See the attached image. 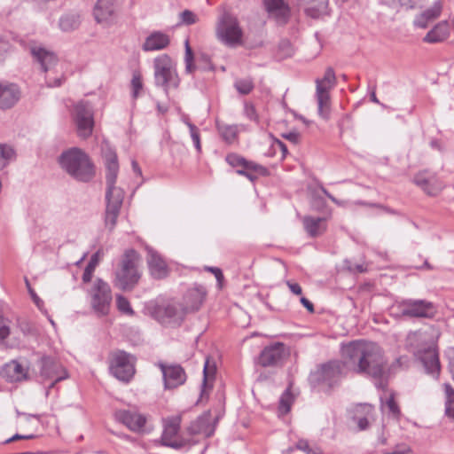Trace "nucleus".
I'll return each instance as SVG.
<instances>
[{"mask_svg":"<svg viewBox=\"0 0 454 454\" xmlns=\"http://www.w3.org/2000/svg\"><path fill=\"white\" fill-rule=\"evenodd\" d=\"M346 364L357 374L366 375L383 387L387 378V359L382 348L374 342L354 340L342 348Z\"/></svg>","mask_w":454,"mask_h":454,"instance_id":"1","label":"nucleus"},{"mask_svg":"<svg viewBox=\"0 0 454 454\" xmlns=\"http://www.w3.org/2000/svg\"><path fill=\"white\" fill-rule=\"evenodd\" d=\"M103 157L106 165V184L105 224L112 231L117 223L124 199V191L115 185L119 172L116 153L113 149L107 148L104 151Z\"/></svg>","mask_w":454,"mask_h":454,"instance_id":"2","label":"nucleus"},{"mask_svg":"<svg viewBox=\"0 0 454 454\" xmlns=\"http://www.w3.org/2000/svg\"><path fill=\"white\" fill-rule=\"evenodd\" d=\"M60 167L74 179L89 182L95 176V167L89 155L77 147L64 151L59 157Z\"/></svg>","mask_w":454,"mask_h":454,"instance_id":"3","label":"nucleus"},{"mask_svg":"<svg viewBox=\"0 0 454 454\" xmlns=\"http://www.w3.org/2000/svg\"><path fill=\"white\" fill-rule=\"evenodd\" d=\"M140 254L135 249H127L121 259L120 269L115 272L114 286L122 291H130L138 283L141 274L138 264Z\"/></svg>","mask_w":454,"mask_h":454,"instance_id":"4","label":"nucleus"},{"mask_svg":"<svg viewBox=\"0 0 454 454\" xmlns=\"http://www.w3.org/2000/svg\"><path fill=\"white\" fill-rule=\"evenodd\" d=\"M154 82L158 87H162L166 95H168L170 89H176L180 84L176 66L173 60L167 54L154 59Z\"/></svg>","mask_w":454,"mask_h":454,"instance_id":"5","label":"nucleus"},{"mask_svg":"<svg viewBox=\"0 0 454 454\" xmlns=\"http://www.w3.org/2000/svg\"><path fill=\"white\" fill-rule=\"evenodd\" d=\"M346 362L338 360L329 361L317 367L311 372L310 380L317 385L325 386L329 390L339 385L344 377V369Z\"/></svg>","mask_w":454,"mask_h":454,"instance_id":"6","label":"nucleus"},{"mask_svg":"<svg viewBox=\"0 0 454 454\" xmlns=\"http://www.w3.org/2000/svg\"><path fill=\"white\" fill-rule=\"evenodd\" d=\"M136 357L121 349L113 351L109 356V370L113 376L123 382H129L136 372Z\"/></svg>","mask_w":454,"mask_h":454,"instance_id":"7","label":"nucleus"},{"mask_svg":"<svg viewBox=\"0 0 454 454\" xmlns=\"http://www.w3.org/2000/svg\"><path fill=\"white\" fill-rule=\"evenodd\" d=\"M89 295L91 308L98 315L106 316L109 313L113 295L108 283L97 278L89 290Z\"/></svg>","mask_w":454,"mask_h":454,"instance_id":"8","label":"nucleus"},{"mask_svg":"<svg viewBox=\"0 0 454 454\" xmlns=\"http://www.w3.org/2000/svg\"><path fill=\"white\" fill-rule=\"evenodd\" d=\"M216 34L223 43L230 46L239 43L243 35L237 18L228 12L222 15L218 22Z\"/></svg>","mask_w":454,"mask_h":454,"instance_id":"9","label":"nucleus"},{"mask_svg":"<svg viewBox=\"0 0 454 454\" xmlns=\"http://www.w3.org/2000/svg\"><path fill=\"white\" fill-rule=\"evenodd\" d=\"M74 120L79 137L87 138L91 136L94 128V111L88 101H79L74 107Z\"/></svg>","mask_w":454,"mask_h":454,"instance_id":"10","label":"nucleus"},{"mask_svg":"<svg viewBox=\"0 0 454 454\" xmlns=\"http://www.w3.org/2000/svg\"><path fill=\"white\" fill-rule=\"evenodd\" d=\"M290 355L289 348L283 342H275L263 348L257 358L262 367H279Z\"/></svg>","mask_w":454,"mask_h":454,"instance_id":"11","label":"nucleus"},{"mask_svg":"<svg viewBox=\"0 0 454 454\" xmlns=\"http://www.w3.org/2000/svg\"><path fill=\"white\" fill-rule=\"evenodd\" d=\"M401 314L406 317L433 318L437 313L435 305L427 300H404L400 304Z\"/></svg>","mask_w":454,"mask_h":454,"instance_id":"12","label":"nucleus"},{"mask_svg":"<svg viewBox=\"0 0 454 454\" xmlns=\"http://www.w3.org/2000/svg\"><path fill=\"white\" fill-rule=\"evenodd\" d=\"M153 317L162 325H180L184 318V311L176 303H160L152 309Z\"/></svg>","mask_w":454,"mask_h":454,"instance_id":"13","label":"nucleus"},{"mask_svg":"<svg viewBox=\"0 0 454 454\" xmlns=\"http://www.w3.org/2000/svg\"><path fill=\"white\" fill-rule=\"evenodd\" d=\"M40 375L44 380H51L50 387L67 378V372L57 359L43 356L40 360Z\"/></svg>","mask_w":454,"mask_h":454,"instance_id":"14","label":"nucleus"},{"mask_svg":"<svg viewBox=\"0 0 454 454\" xmlns=\"http://www.w3.org/2000/svg\"><path fill=\"white\" fill-rule=\"evenodd\" d=\"M157 366L161 371L165 389H174L185 383L187 375L180 364L158 362Z\"/></svg>","mask_w":454,"mask_h":454,"instance_id":"15","label":"nucleus"},{"mask_svg":"<svg viewBox=\"0 0 454 454\" xmlns=\"http://www.w3.org/2000/svg\"><path fill=\"white\" fill-rule=\"evenodd\" d=\"M207 294V288L200 284L196 283L188 288L183 298V309L184 313L198 311L203 304Z\"/></svg>","mask_w":454,"mask_h":454,"instance_id":"16","label":"nucleus"},{"mask_svg":"<svg viewBox=\"0 0 454 454\" xmlns=\"http://www.w3.org/2000/svg\"><path fill=\"white\" fill-rule=\"evenodd\" d=\"M149 272L154 279H164L169 275V269L162 256L153 247H146Z\"/></svg>","mask_w":454,"mask_h":454,"instance_id":"17","label":"nucleus"},{"mask_svg":"<svg viewBox=\"0 0 454 454\" xmlns=\"http://www.w3.org/2000/svg\"><path fill=\"white\" fill-rule=\"evenodd\" d=\"M180 429V419L178 417L168 418L164 421V429L161 434L160 442L163 446L175 450L181 449L184 444L176 439Z\"/></svg>","mask_w":454,"mask_h":454,"instance_id":"18","label":"nucleus"},{"mask_svg":"<svg viewBox=\"0 0 454 454\" xmlns=\"http://www.w3.org/2000/svg\"><path fill=\"white\" fill-rule=\"evenodd\" d=\"M117 5L115 0H98L93 15L98 23H112L116 18Z\"/></svg>","mask_w":454,"mask_h":454,"instance_id":"19","label":"nucleus"},{"mask_svg":"<svg viewBox=\"0 0 454 454\" xmlns=\"http://www.w3.org/2000/svg\"><path fill=\"white\" fill-rule=\"evenodd\" d=\"M115 419L133 432H142L146 418L137 411L120 410L115 412Z\"/></svg>","mask_w":454,"mask_h":454,"instance_id":"20","label":"nucleus"},{"mask_svg":"<svg viewBox=\"0 0 454 454\" xmlns=\"http://www.w3.org/2000/svg\"><path fill=\"white\" fill-rule=\"evenodd\" d=\"M419 358L426 372L437 379L440 374L441 365L436 347L430 346L423 351H420Z\"/></svg>","mask_w":454,"mask_h":454,"instance_id":"21","label":"nucleus"},{"mask_svg":"<svg viewBox=\"0 0 454 454\" xmlns=\"http://www.w3.org/2000/svg\"><path fill=\"white\" fill-rule=\"evenodd\" d=\"M30 53L34 60L38 63L43 72L51 69L58 62V58L54 52L46 50L42 46L32 45Z\"/></svg>","mask_w":454,"mask_h":454,"instance_id":"22","label":"nucleus"},{"mask_svg":"<svg viewBox=\"0 0 454 454\" xmlns=\"http://www.w3.org/2000/svg\"><path fill=\"white\" fill-rule=\"evenodd\" d=\"M20 98L19 87L14 83L0 82V109L6 110L15 106Z\"/></svg>","mask_w":454,"mask_h":454,"instance_id":"23","label":"nucleus"},{"mask_svg":"<svg viewBox=\"0 0 454 454\" xmlns=\"http://www.w3.org/2000/svg\"><path fill=\"white\" fill-rule=\"evenodd\" d=\"M266 11L273 16L277 22L284 25L289 19V7L284 0H263Z\"/></svg>","mask_w":454,"mask_h":454,"instance_id":"24","label":"nucleus"},{"mask_svg":"<svg viewBox=\"0 0 454 454\" xmlns=\"http://www.w3.org/2000/svg\"><path fill=\"white\" fill-rule=\"evenodd\" d=\"M442 12V4L441 0H436L433 5L417 15L413 20L416 27L427 28L428 24L440 17Z\"/></svg>","mask_w":454,"mask_h":454,"instance_id":"25","label":"nucleus"},{"mask_svg":"<svg viewBox=\"0 0 454 454\" xmlns=\"http://www.w3.org/2000/svg\"><path fill=\"white\" fill-rule=\"evenodd\" d=\"M191 434H202L210 437L215 432V425L212 423L210 413H204L198 417L189 427Z\"/></svg>","mask_w":454,"mask_h":454,"instance_id":"26","label":"nucleus"},{"mask_svg":"<svg viewBox=\"0 0 454 454\" xmlns=\"http://www.w3.org/2000/svg\"><path fill=\"white\" fill-rule=\"evenodd\" d=\"M169 36L162 32L157 31L148 35L143 44L145 51H160L168 46Z\"/></svg>","mask_w":454,"mask_h":454,"instance_id":"27","label":"nucleus"},{"mask_svg":"<svg viewBox=\"0 0 454 454\" xmlns=\"http://www.w3.org/2000/svg\"><path fill=\"white\" fill-rule=\"evenodd\" d=\"M450 35V26L447 20L438 22L423 38L425 43H437L445 41Z\"/></svg>","mask_w":454,"mask_h":454,"instance_id":"28","label":"nucleus"},{"mask_svg":"<svg viewBox=\"0 0 454 454\" xmlns=\"http://www.w3.org/2000/svg\"><path fill=\"white\" fill-rule=\"evenodd\" d=\"M303 227L310 238L322 235L326 230L325 219L306 215L302 219Z\"/></svg>","mask_w":454,"mask_h":454,"instance_id":"29","label":"nucleus"},{"mask_svg":"<svg viewBox=\"0 0 454 454\" xmlns=\"http://www.w3.org/2000/svg\"><path fill=\"white\" fill-rule=\"evenodd\" d=\"M236 173L254 182L258 178V176H267L268 169L262 165L248 160L244 165L237 168Z\"/></svg>","mask_w":454,"mask_h":454,"instance_id":"30","label":"nucleus"},{"mask_svg":"<svg viewBox=\"0 0 454 454\" xmlns=\"http://www.w3.org/2000/svg\"><path fill=\"white\" fill-rule=\"evenodd\" d=\"M1 375L10 382L20 381L26 379V372L23 366L14 360L3 366Z\"/></svg>","mask_w":454,"mask_h":454,"instance_id":"31","label":"nucleus"},{"mask_svg":"<svg viewBox=\"0 0 454 454\" xmlns=\"http://www.w3.org/2000/svg\"><path fill=\"white\" fill-rule=\"evenodd\" d=\"M316 97L318 106V114L325 119L328 118V108L330 105L329 91L323 89L320 84L316 88Z\"/></svg>","mask_w":454,"mask_h":454,"instance_id":"32","label":"nucleus"},{"mask_svg":"<svg viewBox=\"0 0 454 454\" xmlns=\"http://www.w3.org/2000/svg\"><path fill=\"white\" fill-rule=\"evenodd\" d=\"M329 0H312L311 4L305 8V13L313 18L318 19L328 12Z\"/></svg>","mask_w":454,"mask_h":454,"instance_id":"33","label":"nucleus"},{"mask_svg":"<svg viewBox=\"0 0 454 454\" xmlns=\"http://www.w3.org/2000/svg\"><path fill=\"white\" fill-rule=\"evenodd\" d=\"M434 177L428 176L426 172H420L413 178V182L429 195L436 194V189L434 187Z\"/></svg>","mask_w":454,"mask_h":454,"instance_id":"34","label":"nucleus"},{"mask_svg":"<svg viewBox=\"0 0 454 454\" xmlns=\"http://www.w3.org/2000/svg\"><path fill=\"white\" fill-rule=\"evenodd\" d=\"M215 127L221 137L228 144L233 143L238 137L237 125H229L220 121H216Z\"/></svg>","mask_w":454,"mask_h":454,"instance_id":"35","label":"nucleus"},{"mask_svg":"<svg viewBox=\"0 0 454 454\" xmlns=\"http://www.w3.org/2000/svg\"><path fill=\"white\" fill-rule=\"evenodd\" d=\"M80 16L75 13H67L60 17L59 28L64 32L73 31L80 26Z\"/></svg>","mask_w":454,"mask_h":454,"instance_id":"36","label":"nucleus"},{"mask_svg":"<svg viewBox=\"0 0 454 454\" xmlns=\"http://www.w3.org/2000/svg\"><path fill=\"white\" fill-rule=\"evenodd\" d=\"M294 396L292 394L290 388H286L280 395L278 411L281 416L286 415L294 403Z\"/></svg>","mask_w":454,"mask_h":454,"instance_id":"37","label":"nucleus"},{"mask_svg":"<svg viewBox=\"0 0 454 454\" xmlns=\"http://www.w3.org/2000/svg\"><path fill=\"white\" fill-rule=\"evenodd\" d=\"M445 393V414L454 419V388L450 383L443 384Z\"/></svg>","mask_w":454,"mask_h":454,"instance_id":"38","label":"nucleus"},{"mask_svg":"<svg viewBox=\"0 0 454 454\" xmlns=\"http://www.w3.org/2000/svg\"><path fill=\"white\" fill-rule=\"evenodd\" d=\"M15 157V151L11 145L0 144V170L4 168Z\"/></svg>","mask_w":454,"mask_h":454,"instance_id":"39","label":"nucleus"},{"mask_svg":"<svg viewBox=\"0 0 454 454\" xmlns=\"http://www.w3.org/2000/svg\"><path fill=\"white\" fill-rule=\"evenodd\" d=\"M335 82H336L335 73L332 67L326 68L324 77L322 79L316 80L317 86H318V84H320L323 89H325L328 91L330 90V89L332 87L334 86Z\"/></svg>","mask_w":454,"mask_h":454,"instance_id":"40","label":"nucleus"},{"mask_svg":"<svg viewBox=\"0 0 454 454\" xmlns=\"http://www.w3.org/2000/svg\"><path fill=\"white\" fill-rule=\"evenodd\" d=\"M381 408H387L388 416L392 417L393 419H399L401 416V411L397 403L395 402L394 393L390 394L386 403L381 405Z\"/></svg>","mask_w":454,"mask_h":454,"instance_id":"41","label":"nucleus"},{"mask_svg":"<svg viewBox=\"0 0 454 454\" xmlns=\"http://www.w3.org/2000/svg\"><path fill=\"white\" fill-rule=\"evenodd\" d=\"M234 87L241 95H248L254 88V81L250 77L237 79Z\"/></svg>","mask_w":454,"mask_h":454,"instance_id":"42","label":"nucleus"},{"mask_svg":"<svg viewBox=\"0 0 454 454\" xmlns=\"http://www.w3.org/2000/svg\"><path fill=\"white\" fill-rule=\"evenodd\" d=\"M99 262V251L93 254L90 257L89 263L87 264L83 274H82V281L84 283H88L91 280L92 274L95 270L96 266Z\"/></svg>","mask_w":454,"mask_h":454,"instance_id":"43","label":"nucleus"},{"mask_svg":"<svg viewBox=\"0 0 454 454\" xmlns=\"http://www.w3.org/2000/svg\"><path fill=\"white\" fill-rule=\"evenodd\" d=\"M185 53H184V63H185V73L192 74L197 67L194 65V55L193 51L190 46L189 39H186L184 42Z\"/></svg>","mask_w":454,"mask_h":454,"instance_id":"44","label":"nucleus"},{"mask_svg":"<svg viewBox=\"0 0 454 454\" xmlns=\"http://www.w3.org/2000/svg\"><path fill=\"white\" fill-rule=\"evenodd\" d=\"M131 96L134 99L137 98L143 90V82L140 73H133L131 82Z\"/></svg>","mask_w":454,"mask_h":454,"instance_id":"45","label":"nucleus"},{"mask_svg":"<svg viewBox=\"0 0 454 454\" xmlns=\"http://www.w3.org/2000/svg\"><path fill=\"white\" fill-rule=\"evenodd\" d=\"M184 123L189 128L190 135L192 139V142L194 144V146L198 153L201 152V145H200V129L197 126H195L193 123H192L188 119L184 120Z\"/></svg>","mask_w":454,"mask_h":454,"instance_id":"46","label":"nucleus"},{"mask_svg":"<svg viewBox=\"0 0 454 454\" xmlns=\"http://www.w3.org/2000/svg\"><path fill=\"white\" fill-rule=\"evenodd\" d=\"M116 305L117 309L124 314L129 316H133L135 314L129 300L125 298L123 295L119 294L116 296Z\"/></svg>","mask_w":454,"mask_h":454,"instance_id":"47","label":"nucleus"},{"mask_svg":"<svg viewBox=\"0 0 454 454\" xmlns=\"http://www.w3.org/2000/svg\"><path fill=\"white\" fill-rule=\"evenodd\" d=\"M215 365L210 364L209 360L207 359L203 368V387H207V382L209 380L215 377Z\"/></svg>","mask_w":454,"mask_h":454,"instance_id":"48","label":"nucleus"},{"mask_svg":"<svg viewBox=\"0 0 454 454\" xmlns=\"http://www.w3.org/2000/svg\"><path fill=\"white\" fill-rule=\"evenodd\" d=\"M226 162L231 166L232 168H239L242 165H244L248 160H246L244 157L240 156L238 153H228L225 158Z\"/></svg>","mask_w":454,"mask_h":454,"instance_id":"49","label":"nucleus"},{"mask_svg":"<svg viewBox=\"0 0 454 454\" xmlns=\"http://www.w3.org/2000/svg\"><path fill=\"white\" fill-rule=\"evenodd\" d=\"M179 24L192 25L198 20L196 14L190 10H184L179 14Z\"/></svg>","mask_w":454,"mask_h":454,"instance_id":"50","label":"nucleus"},{"mask_svg":"<svg viewBox=\"0 0 454 454\" xmlns=\"http://www.w3.org/2000/svg\"><path fill=\"white\" fill-rule=\"evenodd\" d=\"M199 68H201L202 70H211L213 71L215 69L214 66L211 63L210 57L206 53H201L199 57Z\"/></svg>","mask_w":454,"mask_h":454,"instance_id":"51","label":"nucleus"},{"mask_svg":"<svg viewBox=\"0 0 454 454\" xmlns=\"http://www.w3.org/2000/svg\"><path fill=\"white\" fill-rule=\"evenodd\" d=\"M278 50L283 52V57H291L294 53L292 43L287 39L279 42Z\"/></svg>","mask_w":454,"mask_h":454,"instance_id":"52","label":"nucleus"},{"mask_svg":"<svg viewBox=\"0 0 454 454\" xmlns=\"http://www.w3.org/2000/svg\"><path fill=\"white\" fill-rule=\"evenodd\" d=\"M244 114L249 120L254 121H258V116H257L256 110H255V107L254 106V105H252L250 103H245Z\"/></svg>","mask_w":454,"mask_h":454,"instance_id":"53","label":"nucleus"},{"mask_svg":"<svg viewBox=\"0 0 454 454\" xmlns=\"http://www.w3.org/2000/svg\"><path fill=\"white\" fill-rule=\"evenodd\" d=\"M11 333L10 327L5 323V318L0 316V341L5 340Z\"/></svg>","mask_w":454,"mask_h":454,"instance_id":"54","label":"nucleus"},{"mask_svg":"<svg viewBox=\"0 0 454 454\" xmlns=\"http://www.w3.org/2000/svg\"><path fill=\"white\" fill-rule=\"evenodd\" d=\"M205 270L207 271H209V272H211L212 274L215 275V278L217 280L218 286L220 287H222L223 281L224 279V277H223L222 270L220 268H217V267H210V266H206Z\"/></svg>","mask_w":454,"mask_h":454,"instance_id":"55","label":"nucleus"},{"mask_svg":"<svg viewBox=\"0 0 454 454\" xmlns=\"http://www.w3.org/2000/svg\"><path fill=\"white\" fill-rule=\"evenodd\" d=\"M296 448L304 451L306 454H316V452H314L313 450L309 447V444L306 440L298 441L296 443Z\"/></svg>","mask_w":454,"mask_h":454,"instance_id":"56","label":"nucleus"},{"mask_svg":"<svg viewBox=\"0 0 454 454\" xmlns=\"http://www.w3.org/2000/svg\"><path fill=\"white\" fill-rule=\"evenodd\" d=\"M35 438V434H15L13 436L8 438L7 440H5L4 442V444H7V443H10V442H12L14 441H17V440H30V439H34Z\"/></svg>","mask_w":454,"mask_h":454,"instance_id":"57","label":"nucleus"},{"mask_svg":"<svg viewBox=\"0 0 454 454\" xmlns=\"http://www.w3.org/2000/svg\"><path fill=\"white\" fill-rule=\"evenodd\" d=\"M18 326L25 335L30 334L32 333V327L30 324L26 320H18Z\"/></svg>","mask_w":454,"mask_h":454,"instance_id":"58","label":"nucleus"},{"mask_svg":"<svg viewBox=\"0 0 454 454\" xmlns=\"http://www.w3.org/2000/svg\"><path fill=\"white\" fill-rule=\"evenodd\" d=\"M282 137L293 144H298L300 141V134L296 131L285 133Z\"/></svg>","mask_w":454,"mask_h":454,"instance_id":"59","label":"nucleus"},{"mask_svg":"<svg viewBox=\"0 0 454 454\" xmlns=\"http://www.w3.org/2000/svg\"><path fill=\"white\" fill-rule=\"evenodd\" d=\"M356 420L357 427L360 430H365L369 427V419L367 417L354 418Z\"/></svg>","mask_w":454,"mask_h":454,"instance_id":"60","label":"nucleus"},{"mask_svg":"<svg viewBox=\"0 0 454 454\" xmlns=\"http://www.w3.org/2000/svg\"><path fill=\"white\" fill-rule=\"evenodd\" d=\"M286 284H287L290 291L293 294H297V295L301 294L302 290H301V286L298 283H293L291 281H287Z\"/></svg>","mask_w":454,"mask_h":454,"instance_id":"61","label":"nucleus"},{"mask_svg":"<svg viewBox=\"0 0 454 454\" xmlns=\"http://www.w3.org/2000/svg\"><path fill=\"white\" fill-rule=\"evenodd\" d=\"M26 284L28 288L29 294L34 301V302L39 307L41 303H43V301L37 296L35 292L30 287L29 282L27 279H26Z\"/></svg>","mask_w":454,"mask_h":454,"instance_id":"62","label":"nucleus"},{"mask_svg":"<svg viewBox=\"0 0 454 454\" xmlns=\"http://www.w3.org/2000/svg\"><path fill=\"white\" fill-rule=\"evenodd\" d=\"M348 263H349V262L345 261L347 269L351 272H364L365 270L362 264L348 265Z\"/></svg>","mask_w":454,"mask_h":454,"instance_id":"63","label":"nucleus"},{"mask_svg":"<svg viewBox=\"0 0 454 454\" xmlns=\"http://www.w3.org/2000/svg\"><path fill=\"white\" fill-rule=\"evenodd\" d=\"M449 371L454 380V349L449 355Z\"/></svg>","mask_w":454,"mask_h":454,"instance_id":"64","label":"nucleus"}]
</instances>
